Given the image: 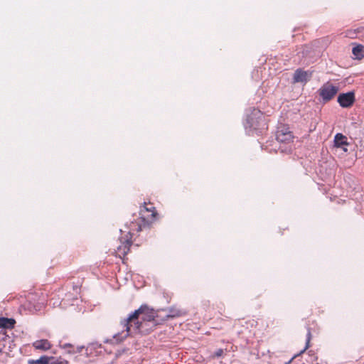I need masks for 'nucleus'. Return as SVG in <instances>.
<instances>
[{"label": "nucleus", "mask_w": 364, "mask_h": 364, "mask_svg": "<svg viewBox=\"0 0 364 364\" xmlns=\"http://www.w3.org/2000/svg\"><path fill=\"white\" fill-rule=\"evenodd\" d=\"M46 305V296L41 290L30 292L26 296V301L21 305V309L30 314L43 310Z\"/></svg>", "instance_id": "1"}, {"label": "nucleus", "mask_w": 364, "mask_h": 364, "mask_svg": "<svg viewBox=\"0 0 364 364\" xmlns=\"http://www.w3.org/2000/svg\"><path fill=\"white\" fill-rule=\"evenodd\" d=\"M158 213L154 205L151 203H144L139 210V219L141 222H144L145 225L149 227L153 223L157 220Z\"/></svg>", "instance_id": "2"}, {"label": "nucleus", "mask_w": 364, "mask_h": 364, "mask_svg": "<svg viewBox=\"0 0 364 364\" xmlns=\"http://www.w3.org/2000/svg\"><path fill=\"white\" fill-rule=\"evenodd\" d=\"M138 314L140 316L141 321L143 322V327L149 322H151L153 326H156L155 318L157 314L153 309H150L146 305H142L132 314V317L135 318Z\"/></svg>", "instance_id": "3"}, {"label": "nucleus", "mask_w": 364, "mask_h": 364, "mask_svg": "<svg viewBox=\"0 0 364 364\" xmlns=\"http://www.w3.org/2000/svg\"><path fill=\"white\" fill-rule=\"evenodd\" d=\"M338 90V85L328 81L323 83L318 90V94L323 102H328L336 97Z\"/></svg>", "instance_id": "4"}, {"label": "nucleus", "mask_w": 364, "mask_h": 364, "mask_svg": "<svg viewBox=\"0 0 364 364\" xmlns=\"http://www.w3.org/2000/svg\"><path fill=\"white\" fill-rule=\"evenodd\" d=\"M139 314L136 315L135 318L132 317L131 314L127 319L122 322L123 328H125L126 333L124 337L129 336L132 328L134 331H144L143 322L141 321Z\"/></svg>", "instance_id": "5"}, {"label": "nucleus", "mask_w": 364, "mask_h": 364, "mask_svg": "<svg viewBox=\"0 0 364 364\" xmlns=\"http://www.w3.org/2000/svg\"><path fill=\"white\" fill-rule=\"evenodd\" d=\"M147 227H149L148 225H145L144 222H141L139 217L136 219L134 218L133 220H130L129 223L127 222L125 225L126 230H121V232H127L128 237L132 239L134 235L141 231L143 228Z\"/></svg>", "instance_id": "6"}, {"label": "nucleus", "mask_w": 364, "mask_h": 364, "mask_svg": "<svg viewBox=\"0 0 364 364\" xmlns=\"http://www.w3.org/2000/svg\"><path fill=\"white\" fill-rule=\"evenodd\" d=\"M294 136L289 127L282 126L276 132V139L279 142L288 144L293 141Z\"/></svg>", "instance_id": "7"}, {"label": "nucleus", "mask_w": 364, "mask_h": 364, "mask_svg": "<svg viewBox=\"0 0 364 364\" xmlns=\"http://www.w3.org/2000/svg\"><path fill=\"white\" fill-rule=\"evenodd\" d=\"M355 101L354 92L341 93L338 97V102L340 106L344 108L350 107Z\"/></svg>", "instance_id": "8"}, {"label": "nucleus", "mask_w": 364, "mask_h": 364, "mask_svg": "<svg viewBox=\"0 0 364 364\" xmlns=\"http://www.w3.org/2000/svg\"><path fill=\"white\" fill-rule=\"evenodd\" d=\"M132 244V239L127 235V238L122 241L121 245L117 247L116 250L117 255L120 258H124L128 254Z\"/></svg>", "instance_id": "9"}, {"label": "nucleus", "mask_w": 364, "mask_h": 364, "mask_svg": "<svg viewBox=\"0 0 364 364\" xmlns=\"http://www.w3.org/2000/svg\"><path fill=\"white\" fill-rule=\"evenodd\" d=\"M311 77V73L301 69H297L294 74V82H306Z\"/></svg>", "instance_id": "10"}, {"label": "nucleus", "mask_w": 364, "mask_h": 364, "mask_svg": "<svg viewBox=\"0 0 364 364\" xmlns=\"http://www.w3.org/2000/svg\"><path fill=\"white\" fill-rule=\"evenodd\" d=\"M33 346L36 350L46 351L50 350L52 347V345L47 339H41L33 342Z\"/></svg>", "instance_id": "11"}, {"label": "nucleus", "mask_w": 364, "mask_h": 364, "mask_svg": "<svg viewBox=\"0 0 364 364\" xmlns=\"http://www.w3.org/2000/svg\"><path fill=\"white\" fill-rule=\"evenodd\" d=\"M15 323L16 321L14 318H0V328L11 329Z\"/></svg>", "instance_id": "12"}, {"label": "nucleus", "mask_w": 364, "mask_h": 364, "mask_svg": "<svg viewBox=\"0 0 364 364\" xmlns=\"http://www.w3.org/2000/svg\"><path fill=\"white\" fill-rule=\"evenodd\" d=\"M334 144L336 147H341L343 145H348L347 138L343 134L338 133L334 137Z\"/></svg>", "instance_id": "13"}, {"label": "nucleus", "mask_w": 364, "mask_h": 364, "mask_svg": "<svg viewBox=\"0 0 364 364\" xmlns=\"http://www.w3.org/2000/svg\"><path fill=\"white\" fill-rule=\"evenodd\" d=\"M352 53L356 58H363L364 57V46L360 44L355 46L353 48Z\"/></svg>", "instance_id": "14"}, {"label": "nucleus", "mask_w": 364, "mask_h": 364, "mask_svg": "<svg viewBox=\"0 0 364 364\" xmlns=\"http://www.w3.org/2000/svg\"><path fill=\"white\" fill-rule=\"evenodd\" d=\"M49 363V358L46 355L41 356L38 360H28V364H48Z\"/></svg>", "instance_id": "15"}, {"label": "nucleus", "mask_w": 364, "mask_h": 364, "mask_svg": "<svg viewBox=\"0 0 364 364\" xmlns=\"http://www.w3.org/2000/svg\"><path fill=\"white\" fill-rule=\"evenodd\" d=\"M182 315H183V313L181 310L170 309L169 314L168 315V317H171V318L179 317V316H181Z\"/></svg>", "instance_id": "16"}, {"label": "nucleus", "mask_w": 364, "mask_h": 364, "mask_svg": "<svg viewBox=\"0 0 364 364\" xmlns=\"http://www.w3.org/2000/svg\"><path fill=\"white\" fill-rule=\"evenodd\" d=\"M223 355H224V350L222 348H220V349H218L213 355H211L210 357L212 358H215L222 357V356H223Z\"/></svg>", "instance_id": "17"}, {"label": "nucleus", "mask_w": 364, "mask_h": 364, "mask_svg": "<svg viewBox=\"0 0 364 364\" xmlns=\"http://www.w3.org/2000/svg\"><path fill=\"white\" fill-rule=\"evenodd\" d=\"M311 333L310 330L309 329L307 335H306V346H305L304 349L302 350V352L305 351L309 347V342L311 341Z\"/></svg>", "instance_id": "18"}, {"label": "nucleus", "mask_w": 364, "mask_h": 364, "mask_svg": "<svg viewBox=\"0 0 364 364\" xmlns=\"http://www.w3.org/2000/svg\"><path fill=\"white\" fill-rule=\"evenodd\" d=\"M60 364H69L68 360H64L60 363Z\"/></svg>", "instance_id": "19"}]
</instances>
